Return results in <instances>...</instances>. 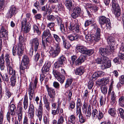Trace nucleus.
Here are the masks:
<instances>
[{
	"instance_id": "1",
	"label": "nucleus",
	"mask_w": 124,
	"mask_h": 124,
	"mask_svg": "<svg viewBox=\"0 0 124 124\" xmlns=\"http://www.w3.org/2000/svg\"><path fill=\"white\" fill-rule=\"evenodd\" d=\"M101 29L98 28L97 29L96 31L95 34H92L90 35L89 34H85V38L87 41L91 42H98L100 39Z\"/></svg>"
},
{
	"instance_id": "2",
	"label": "nucleus",
	"mask_w": 124,
	"mask_h": 124,
	"mask_svg": "<svg viewBox=\"0 0 124 124\" xmlns=\"http://www.w3.org/2000/svg\"><path fill=\"white\" fill-rule=\"evenodd\" d=\"M29 63V59L28 56L24 55L23 56V58L20 66V70L21 73L23 74L24 73V70L27 68L28 64Z\"/></svg>"
},
{
	"instance_id": "3",
	"label": "nucleus",
	"mask_w": 124,
	"mask_h": 124,
	"mask_svg": "<svg viewBox=\"0 0 124 124\" xmlns=\"http://www.w3.org/2000/svg\"><path fill=\"white\" fill-rule=\"evenodd\" d=\"M111 4L113 12L116 17H118L120 16L121 14L120 8L119 5L117 1L115 0H112Z\"/></svg>"
},
{
	"instance_id": "4",
	"label": "nucleus",
	"mask_w": 124,
	"mask_h": 124,
	"mask_svg": "<svg viewBox=\"0 0 124 124\" xmlns=\"http://www.w3.org/2000/svg\"><path fill=\"white\" fill-rule=\"evenodd\" d=\"M21 23L22 31L25 33L29 32L31 29V24L30 23L27 22L26 18L22 19L21 20Z\"/></svg>"
},
{
	"instance_id": "5",
	"label": "nucleus",
	"mask_w": 124,
	"mask_h": 124,
	"mask_svg": "<svg viewBox=\"0 0 124 124\" xmlns=\"http://www.w3.org/2000/svg\"><path fill=\"white\" fill-rule=\"evenodd\" d=\"M76 49L79 52L86 56H90L94 53L93 50H88L83 46H78L76 47Z\"/></svg>"
},
{
	"instance_id": "6",
	"label": "nucleus",
	"mask_w": 124,
	"mask_h": 124,
	"mask_svg": "<svg viewBox=\"0 0 124 124\" xmlns=\"http://www.w3.org/2000/svg\"><path fill=\"white\" fill-rule=\"evenodd\" d=\"M24 50L23 45H19L18 46H14L13 48V55L15 56L16 54L19 56H21L23 53Z\"/></svg>"
},
{
	"instance_id": "7",
	"label": "nucleus",
	"mask_w": 124,
	"mask_h": 124,
	"mask_svg": "<svg viewBox=\"0 0 124 124\" xmlns=\"http://www.w3.org/2000/svg\"><path fill=\"white\" fill-rule=\"evenodd\" d=\"M46 87L48 94L49 97V101L50 102H54L55 100V92L54 89L53 88L49 87L47 85Z\"/></svg>"
},
{
	"instance_id": "8",
	"label": "nucleus",
	"mask_w": 124,
	"mask_h": 124,
	"mask_svg": "<svg viewBox=\"0 0 124 124\" xmlns=\"http://www.w3.org/2000/svg\"><path fill=\"white\" fill-rule=\"evenodd\" d=\"M99 18V23L100 24L103 25L106 23L107 28L110 29L111 27V23L109 19L104 16H100Z\"/></svg>"
},
{
	"instance_id": "9",
	"label": "nucleus",
	"mask_w": 124,
	"mask_h": 124,
	"mask_svg": "<svg viewBox=\"0 0 124 124\" xmlns=\"http://www.w3.org/2000/svg\"><path fill=\"white\" fill-rule=\"evenodd\" d=\"M78 20H76L70 23V25L69 26V28L71 31L75 30L76 33L79 32L80 30V26L78 23Z\"/></svg>"
},
{
	"instance_id": "10",
	"label": "nucleus",
	"mask_w": 124,
	"mask_h": 124,
	"mask_svg": "<svg viewBox=\"0 0 124 124\" xmlns=\"http://www.w3.org/2000/svg\"><path fill=\"white\" fill-rule=\"evenodd\" d=\"M61 51L60 47L59 44H56L53 48L50 49V53L51 55L53 58L57 56Z\"/></svg>"
},
{
	"instance_id": "11",
	"label": "nucleus",
	"mask_w": 124,
	"mask_h": 124,
	"mask_svg": "<svg viewBox=\"0 0 124 124\" xmlns=\"http://www.w3.org/2000/svg\"><path fill=\"white\" fill-rule=\"evenodd\" d=\"M36 87L33 85V83H31L29 85L28 92L29 99L30 101L35 96V90Z\"/></svg>"
},
{
	"instance_id": "12",
	"label": "nucleus",
	"mask_w": 124,
	"mask_h": 124,
	"mask_svg": "<svg viewBox=\"0 0 124 124\" xmlns=\"http://www.w3.org/2000/svg\"><path fill=\"white\" fill-rule=\"evenodd\" d=\"M40 43V41L38 38H34L30 41V44L31 47H34V51L36 52L38 49Z\"/></svg>"
},
{
	"instance_id": "13",
	"label": "nucleus",
	"mask_w": 124,
	"mask_h": 124,
	"mask_svg": "<svg viewBox=\"0 0 124 124\" xmlns=\"http://www.w3.org/2000/svg\"><path fill=\"white\" fill-rule=\"evenodd\" d=\"M6 63V65L8 69L9 72L10 74L12 73V63L10 62L9 60L10 56L9 54H6L4 57Z\"/></svg>"
},
{
	"instance_id": "14",
	"label": "nucleus",
	"mask_w": 124,
	"mask_h": 124,
	"mask_svg": "<svg viewBox=\"0 0 124 124\" xmlns=\"http://www.w3.org/2000/svg\"><path fill=\"white\" fill-rule=\"evenodd\" d=\"M66 59V58L63 56L59 57L57 61L54 63L55 68H59L60 67H61L62 65H63L64 61Z\"/></svg>"
},
{
	"instance_id": "15",
	"label": "nucleus",
	"mask_w": 124,
	"mask_h": 124,
	"mask_svg": "<svg viewBox=\"0 0 124 124\" xmlns=\"http://www.w3.org/2000/svg\"><path fill=\"white\" fill-rule=\"evenodd\" d=\"M51 34L50 31L48 29H46L44 30L42 35V45L43 46L44 48H45V43L44 42V40L43 39H45L47 37L51 35Z\"/></svg>"
},
{
	"instance_id": "16",
	"label": "nucleus",
	"mask_w": 124,
	"mask_h": 124,
	"mask_svg": "<svg viewBox=\"0 0 124 124\" xmlns=\"http://www.w3.org/2000/svg\"><path fill=\"white\" fill-rule=\"evenodd\" d=\"M51 63L49 61H47L42 69V72L43 73H45L47 72L49 70V68L50 67Z\"/></svg>"
},
{
	"instance_id": "17",
	"label": "nucleus",
	"mask_w": 124,
	"mask_h": 124,
	"mask_svg": "<svg viewBox=\"0 0 124 124\" xmlns=\"http://www.w3.org/2000/svg\"><path fill=\"white\" fill-rule=\"evenodd\" d=\"M84 68L82 66L78 67L74 70L75 74L76 75L79 76L82 75L84 73Z\"/></svg>"
},
{
	"instance_id": "18",
	"label": "nucleus",
	"mask_w": 124,
	"mask_h": 124,
	"mask_svg": "<svg viewBox=\"0 0 124 124\" xmlns=\"http://www.w3.org/2000/svg\"><path fill=\"white\" fill-rule=\"evenodd\" d=\"M64 3L67 8L70 11H71L73 8L74 5H72V1L71 0H66L64 2Z\"/></svg>"
},
{
	"instance_id": "19",
	"label": "nucleus",
	"mask_w": 124,
	"mask_h": 124,
	"mask_svg": "<svg viewBox=\"0 0 124 124\" xmlns=\"http://www.w3.org/2000/svg\"><path fill=\"white\" fill-rule=\"evenodd\" d=\"M85 57L84 55H81L75 61L74 64L76 66L80 65L83 62H84L85 59Z\"/></svg>"
},
{
	"instance_id": "20",
	"label": "nucleus",
	"mask_w": 124,
	"mask_h": 124,
	"mask_svg": "<svg viewBox=\"0 0 124 124\" xmlns=\"http://www.w3.org/2000/svg\"><path fill=\"white\" fill-rule=\"evenodd\" d=\"M1 29L0 31V37H6L8 35V31L5 29L4 27L2 26H1Z\"/></svg>"
},
{
	"instance_id": "21",
	"label": "nucleus",
	"mask_w": 124,
	"mask_h": 124,
	"mask_svg": "<svg viewBox=\"0 0 124 124\" xmlns=\"http://www.w3.org/2000/svg\"><path fill=\"white\" fill-rule=\"evenodd\" d=\"M13 72L12 74H10L9 72L10 75H12L11 79V85L12 86H14L15 85L16 82V77L15 75V71L13 70L12 69Z\"/></svg>"
},
{
	"instance_id": "22",
	"label": "nucleus",
	"mask_w": 124,
	"mask_h": 124,
	"mask_svg": "<svg viewBox=\"0 0 124 124\" xmlns=\"http://www.w3.org/2000/svg\"><path fill=\"white\" fill-rule=\"evenodd\" d=\"M99 52L100 54L102 56H104L107 54H111L106 48L102 47L99 48Z\"/></svg>"
},
{
	"instance_id": "23",
	"label": "nucleus",
	"mask_w": 124,
	"mask_h": 124,
	"mask_svg": "<svg viewBox=\"0 0 124 124\" xmlns=\"http://www.w3.org/2000/svg\"><path fill=\"white\" fill-rule=\"evenodd\" d=\"M4 58V54H2L0 57V68L1 70H4L5 67Z\"/></svg>"
},
{
	"instance_id": "24",
	"label": "nucleus",
	"mask_w": 124,
	"mask_h": 124,
	"mask_svg": "<svg viewBox=\"0 0 124 124\" xmlns=\"http://www.w3.org/2000/svg\"><path fill=\"white\" fill-rule=\"evenodd\" d=\"M62 40L63 44L64 47L66 49H69L70 47L71 46L70 43L69 42L65 39L64 37L63 36H62Z\"/></svg>"
},
{
	"instance_id": "25",
	"label": "nucleus",
	"mask_w": 124,
	"mask_h": 124,
	"mask_svg": "<svg viewBox=\"0 0 124 124\" xmlns=\"http://www.w3.org/2000/svg\"><path fill=\"white\" fill-rule=\"evenodd\" d=\"M104 74V72L101 71H99L96 72L93 74V78H95L103 76Z\"/></svg>"
},
{
	"instance_id": "26",
	"label": "nucleus",
	"mask_w": 124,
	"mask_h": 124,
	"mask_svg": "<svg viewBox=\"0 0 124 124\" xmlns=\"http://www.w3.org/2000/svg\"><path fill=\"white\" fill-rule=\"evenodd\" d=\"M107 42L108 44L111 45H114L115 43V39L112 37L109 36L108 38Z\"/></svg>"
},
{
	"instance_id": "27",
	"label": "nucleus",
	"mask_w": 124,
	"mask_h": 124,
	"mask_svg": "<svg viewBox=\"0 0 124 124\" xmlns=\"http://www.w3.org/2000/svg\"><path fill=\"white\" fill-rule=\"evenodd\" d=\"M109 81V77L103 78L101 79V82L103 85H106L108 84Z\"/></svg>"
},
{
	"instance_id": "28",
	"label": "nucleus",
	"mask_w": 124,
	"mask_h": 124,
	"mask_svg": "<svg viewBox=\"0 0 124 124\" xmlns=\"http://www.w3.org/2000/svg\"><path fill=\"white\" fill-rule=\"evenodd\" d=\"M13 114H12V113H10L9 112H8L7 113V120L9 123L10 122V120H11L12 122L14 120Z\"/></svg>"
},
{
	"instance_id": "29",
	"label": "nucleus",
	"mask_w": 124,
	"mask_h": 124,
	"mask_svg": "<svg viewBox=\"0 0 124 124\" xmlns=\"http://www.w3.org/2000/svg\"><path fill=\"white\" fill-rule=\"evenodd\" d=\"M116 96L114 92L112 91L111 94V102L112 104L115 103L116 100Z\"/></svg>"
},
{
	"instance_id": "30",
	"label": "nucleus",
	"mask_w": 124,
	"mask_h": 124,
	"mask_svg": "<svg viewBox=\"0 0 124 124\" xmlns=\"http://www.w3.org/2000/svg\"><path fill=\"white\" fill-rule=\"evenodd\" d=\"M43 115V110H37L36 111V115L38 117L39 120L41 121V120Z\"/></svg>"
},
{
	"instance_id": "31",
	"label": "nucleus",
	"mask_w": 124,
	"mask_h": 124,
	"mask_svg": "<svg viewBox=\"0 0 124 124\" xmlns=\"http://www.w3.org/2000/svg\"><path fill=\"white\" fill-rule=\"evenodd\" d=\"M28 97L27 95L25 96L23 100V108L25 110H26L28 108Z\"/></svg>"
},
{
	"instance_id": "32",
	"label": "nucleus",
	"mask_w": 124,
	"mask_h": 124,
	"mask_svg": "<svg viewBox=\"0 0 124 124\" xmlns=\"http://www.w3.org/2000/svg\"><path fill=\"white\" fill-rule=\"evenodd\" d=\"M60 26V29L61 32L64 34H67L68 33V32L67 31V26L66 27V29L64 27L63 24L59 25Z\"/></svg>"
},
{
	"instance_id": "33",
	"label": "nucleus",
	"mask_w": 124,
	"mask_h": 124,
	"mask_svg": "<svg viewBox=\"0 0 124 124\" xmlns=\"http://www.w3.org/2000/svg\"><path fill=\"white\" fill-rule=\"evenodd\" d=\"M56 79L61 84H62L64 81L65 77L64 75L61 74L59 76L56 78Z\"/></svg>"
},
{
	"instance_id": "34",
	"label": "nucleus",
	"mask_w": 124,
	"mask_h": 124,
	"mask_svg": "<svg viewBox=\"0 0 124 124\" xmlns=\"http://www.w3.org/2000/svg\"><path fill=\"white\" fill-rule=\"evenodd\" d=\"M0 75L4 81H5L6 82H7L8 81V77L6 73L3 74L0 72Z\"/></svg>"
},
{
	"instance_id": "35",
	"label": "nucleus",
	"mask_w": 124,
	"mask_h": 124,
	"mask_svg": "<svg viewBox=\"0 0 124 124\" xmlns=\"http://www.w3.org/2000/svg\"><path fill=\"white\" fill-rule=\"evenodd\" d=\"M53 39L51 35L47 37L45 41L46 43H51L53 41Z\"/></svg>"
},
{
	"instance_id": "36",
	"label": "nucleus",
	"mask_w": 124,
	"mask_h": 124,
	"mask_svg": "<svg viewBox=\"0 0 124 124\" xmlns=\"http://www.w3.org/2000/svg\"><path fill=\"white\" fill-rule=\"evenodd\" d=\"M44 103L46 109L47 110L49 111L50 109L49 105L50 103L48 101V100L46 98L44 100Z\"/></svg>"
},
{
	"instance_id": "37",
	"label": "nucleus",
	"mask_w": 124,
	"mask_h": 124,
	"mask_svg": "<svg viewBox=\"0 0 124 124\" xmlns=\"http://www.w3.org/2000/svg\"><path fill=\"white\" fill-rule=\"evenodd\" d=\"M118 103L120 106L121 107L124 106V98L123 96L121 97L119 99Z\"/></svg>"
},
{
	"instance_id": "38",
	"label": "nucleus",
	"mask_w": 124,
	"mask_h": 124,
	"mask_svg": "<svg viewBox=\"0 0 124 124\" xmlns=\"http://www.w3.org/2000/svg\"><path fill=\"white\" fill-rule=\"evenodd\" d=\"M111 65V62L110 61L107 62L103 63L102 65V67L103 69H105L110 67Z\"/></svg>"
},
{
	"instance_id": "39",
	"label": "nucleus",
	"mask_w": 124,
	"mask_h": 124,
	"mask_svg": "<svg viewBox=\"0 0 124 124\" xmlns=\"http://www.w3.org/2000/svg\"><path fill=\"white\" fill-rule=\"evenodd\" d=\"M16 109V107L13 104H11L10 106L9 109V112L12 114L15 113V110Z\"/></svg>"
},
{
	"instance_id": "40",
	"label": "nucleus",
	"mask_w": 124,
	"mask_h": 124,
	"mask_svg": "<svg viewBox=\"0 0 124 124\" xmlns=\"http://www.w3.org/2000/svg\"><path fill=\"white\" fill-rule=\"evenodd\" d=\"M64 115L62 114V115L60 116L59 117L58 120V124H63L64 122V117L63 116Z\"/></svg>"
},
{
	"instance_id": "41",
	"label": "nucleus",
	"mask_w": 124,
	"mask_h": 124,
	"mask_svg": "<svg viewBox=\"0 0 124 124\" xmlns=\"http://www.w3.org/2000/svg\"><path fill=\"white\" fill-rule=\"evenodd\" d=\"M116 109L114 108H112L109 110L108 112L111 116H115L116 115Z\"/></svg>"
},
{
	"instance_id": "42",
	"label": "nucleus",
	"mask_w": 124,
	"mask_h": 124,
	"mask_svg": "<svg viewBox=\"0 0 124 124\" xmlns=\"http://www.w3.org/2000/svg\"><path fill=\"white\" fill-rule=\"evenodd\" d=\"M73 81V79H68L66 81L65 85V88H67L70 86Z\"/></svg>"
},
{
	"instance_id": "43",
	"label": "nucleus",
	"mask_w": 124,
	"mask_h": 124,
	"mask_svg": "<svg viewBox=\"0 0 124 124\" xmlns=\"http://www.w3.org/2000/svg\"><path fill=\"white\" fill-rule=\"evenodd\" d=\"M19 45H22L23 46L25 43L24 39L22 35H20L19 36Z\"/></svg>"
},
{
	"instance_id": "44",
	"label": "nucleus",
	"mask_w": 124,
	"mask_h": 124,
	"mask_svg": "<svg viewBox=\"0 0 124 124\" xmlns=\"http://www.w3.org/2000/svg\"><path fill=\"white\" fill-rule=\"evenodd\" d=\"M57 9L59 11H62L64 10V6L62 4H60L58 5Z\"/></svg>"
},
{
	"instance_id": "45",
	"label": "nucleus",
	"mask_w": 124,
	"mask_h": 124,
	"mask_svg": "<svg viewBox=\"0 0 124 124\" xmlns=\"http://www.w3.org/2000/svg\"><path fill=\"white\" fill-rule=\"evenodd\" d=\"M94 21L93 19L87 20L85 23L84 25L85 27L89 26L90 24L93 23Z\"/></svg>"
},
{
	"instance_id": "46",
	"label": "nucleus",
	"mask_w": 124,
	"mask_h": 124,
	"mask_svg": "<svg viewBox=\"0 0 124 124\" xmlns=\"http://www.w3.org/2000/svg\"><path fill=\"white\" fill-rule=\"evenodd\" d=\"M73 11L80 15L81 13V9L78 7H75L73 9Z\"/></svg>"
},
{
	"instance_id": "47",
	"label": "nucleus",
	"mask_w": 124,
	"mask_h": 124,
	"mask_svg": "<svg viewBox=\"0 0 124 124\" xmlns=\"http://www.w3.org/2000/svg\"><path fill=\"white\" fill-rule=\"evenodd\" d=\"M119 113L120 114V117L122 119L124 118V109L122 108H120L118 109Z\"/></svg>"
},
{
	"instance_id": "48",
	"label": "nucleus",
	"mask_w": 124,
	"mask_h": 124,
	"mask_svg": "<svg viewBox=\"0 0 124 124\" xmlns=\"http://www.w3.org/2000/svg\"><path fill=\"white\" fill-rule=\"evenodd\" d=\"M76 113L77 115L79 114L78 116H80L82 114L81 111V107H76Z\"/></svg>"
},
{
	"instance_id": "49",
	"label": "nucleus",
	"mask_w": 124,
	"mask_h": 124,
	"mask_svg": "<svg viewBox=\"0 0 124 124\" xmlns=\"http://www.w3.org/2000/svg\"><path fill=\"white\" fill-rule=\"evenodd\" d=\"M56 110L57 115L59 114V115H61L63 112L62 109L60 107H57Z\"/></svg>"
},
{
	"instance_id": "50",
	"label": "nucleus",
	"mask_w": 124,
	"mask_h": 124,
	"mask_svg": "<svg viewBox=\"0 0 124 124\" xmlns=\"http://www.w3.org/2000/svg\"><path fill=\"white\" fill-rule=\"evenodd\" d=\"M80 122L81 123H84L85 121V119L82 116V114L78 116Z\"/></svg>"
},
{
	"instance_id": "51",
	"label": "nucleus",
	"mask_w": 124,
	"mask_h": 124,
	"mask_svg": "<svg viewBox=\"0 0 124 124\" xmlns=\"http://www.w3.org/2000/svg\"><path fill=\"white\" fill-rule=\"evenodd\" d=\"M56 19L57 22L58 24V25H60L63 24V23L62 19L60 18L59 16H56L55 17Z\"/></svg>"
},
{
	"instance_id": "52",
	"label": "nucleus",
	"mask_w": 124,
	"mask_h": 124,
	"mask_svg": "<svg viewBox=\"0 0 124 124\" xmlns=\"http://www.w3.org/2000/svg\"><path fill=\"white\" fill-rule=\"evenodd\" d=\"M101 91L103 94H105L107 93V88L105 86H102L101 88Z\"/></svg>"
},
{
	"instance_id": "53",
	"label": "nucleus",
	"mask_w": 124,
	"mask_h": 124,
	"mask_svg": "<svg viewBox=\"0 0 124 124\" xmlns=\"http://www.w3.org/2000/svg\"><path fill=\"white\" fill-rule=\"evenodd\" d=\"M16 7L13 6L10 7V9L8 10L14 14L15 15L16 14Z\"/></svg>"
},
{
	"instance_id": "54",
	"label": "nucleus",
	"mask_w": 124,
	"mask_h": 124,
	"mask_svg": "<svg viewBox=\"0 0 124 124\" xmlns=\"http://www.w3.org/2000/svg\"><path fill=\"white\" fill-rule=\"evenodd\" d=\"M53 35V37L55 41L58 43L60 42L61 41V39L59 36L57 34H54Z\"/></svg>"
},
{
	"instance_id": "55",
	"label": "nucleus",
	"mask_w": 124,
	"mask_h": 124,
	"mask_svg": "<svg viewBox=\"0 0 124 124\" xmlns=\"http://www.w3.org/2000/svg\"><path fill=\"white\" fill-rule=\"evenodd\" d=\"M53 74L54 75L55 77L56 78L58 77L61 74L59 72L57 71L54 70L53 72Z\"/></svg>"
},
{
	"instance_id": "56",
	"label": "nucleus",
	"mask_w": 124,
	"mask_h": 124,
	"mask_svg": "<svg viewBox=\"0 0 124 124\" xmlns=\"http://www.w3.org/2000/svg\"><path fill=\"white\" fill-rule=\"evenodd\" d=\"M80 15L73 11L71 14V17L73 19H76Z\"/></svg>"
},
{
	"instance_id": "57",
	"label": "nucleus",
	"mask_w": 124,
	"mask_h": 124,
	"mask_svg": "<svg viewBox=\"0 0 124 124\" xmlns=\"http://www.w3.org/2000/svg\"><path fill=\"white\" fill-rule=\"evenodd\" d=\"M80 15L73 11L71 14V17L73 19H76Z\"/></svg>"
},
{
	"instance_id": "58",
	"label": "nucleus",
	"mask_w": 124,
	"mask_h": 124,
	"mask_svg": "<svg viewBox=\"0 0 124 124\" xmlns=\"http://www.w3.org/2000/svg\"><path fill=\"white\" fill-rule=\"evenodd\" d=\"M47 18L48 20L51 22H53L54 20V17L52 15H50L47 16Z\"/></svg>"
},
{
	"instance_id": "59",
	"label": "nucleus",
	"mask_w": 124,
	"mask_h": 124,
	"mask_svg": "<svg viewBox=\"0 0 124 124\" xmlns=\"http://www.w3.org/2000/svg\"><path fill=\"white\" fill-rule=\"evenodd\" d=\"M93 85V82L92 81H89L88 84V88L89 89H91Z\"/></svg>"
},
{
	"instance_id": "60",
	"label": "nucleus",
	"mask_w": 124,
	"mask_h": 124,
	"mask_svg": "<svg viewBox=\"0 0 124 124\" xmlns=\"http://www.w3.org/2000/svg\"><path fill=\"white\" fill-rule=\"evenodd\" d=\"M14 15L8 10L6 14V16L8 18H11Z\"/></svg>"
},
{
	"instance_id": "61",
	"label": "nucleus",
	"mask_w": 124,
	"mask_h": 124,
	"mask_svg": "<svg viewBox=\"0 0 124 124\" xmlns=\"http://www.w3.org/2000/svg\"><path fill=\"white\" fill-rule=\"evenodd\" d=\"M101 58L102 61H101L102 62V64L107 62V58L105 55L102 56V57H101Z\"/></svg>"
},
{
	"instance_id": "62",
	"label": "nucleus",
	"mask_w": 124,
	"mask_h": 124,
	"mask_svg": "<svg viewBox=\"0 0 124 124\" xmlns=\"http://www.w3.org/2000/svg\"><path fill=\"white\" fill-rule=\"evenodd\" d=\"M34 31L36 32L38 35H40L41 34L40 31H39L38 26H37L34 27Z\"/></svg>"
},
{
	"instance_id": "63",
	"label": "nucleus",
	"mask_w": 124,
	"mask_h": 124,
	"mask_svg": "<svg viewBox=\"0 0 124 124\" xmlns=\"http://www.w3.org/2000/svg\"><path fill=\"white\" fill-rule=\"evenodd\" d=\"M103 113L101 111H99V113H98L97 117L98 119H100L103 118Z\"/></svg>"
},
{
	"instance_id": "64",
	"label": "nucleus",
	"mask_w": 124,
	"mask_h": 124,
	"mask_svg": "<svg viewBox=\"0 0 124 124\" xmlns=\"http://www.w3.org/2000/svg\"><path fill=\"white\" fill-rule=\"evenodd\" d=\"M55 23L54 22H50L47 24V27L50 28L53 27L55 25Z\"/></svg>"
}]
</instances>
